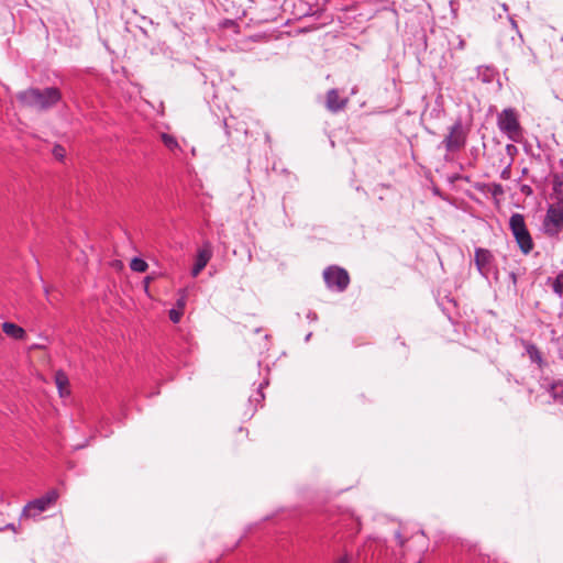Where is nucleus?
Masks as SVG:
<instances>
[{
  "label": "nucleus",
  "mask_w": 563,
  "mask_h": 563,
  "mask_svg": "<svg viewBox=\"0 0 563 563\" xmlns=\"http://www.w3.org/2000/svg\"><path fill=\"white\" fill-rule=\"evenodd\" d=\"M2 331L10 338L15 340H24L26 336L25 330L13 322H4Z\"/></svg>",
  "instance_id": "11"
},
{
  "label": "nucleus",
  "mask_w": 563,
  "mask_h": 563,
  "mask_svg": "<svg viewBox=\"0 0 563 563\" xmlns=\"http://www.w3.org/2000/svg\"><path fill=\"white\" fill-rule=\"evenodd\" d=\"M184 314V311L177 309V308H174L172 310H169V319L174 322V323H177L180 321L181 317Z\"/></svg>",
  "instance_id": "20"
},
{
  "label": "nucleus",
  "mask_w": 563,
  "mask_h": 563,
  "mask_svg": "<svg viewBox=\"0 0 563 563\" xmlns=\"http://www.w3.org/2000/svg\"><path fill=\"white\" fill-rule=\"evenodd\" d=\"M212 257V250L209 243H206L202 249L198 251L196 263L192 267L191 275L198 276L200 272L207 266Z\"/></svg>",
  "instance_id": "9"
},
{
  "label": "nucleus",
  "mask_w": 563,
  "mask_h": 563,
  "mask_svg": "<svg viewBox=\"0 0 563 563\" xmlns=\"http://www.w3.org/2000/svg\"><path fill=\"white\" fill-rule=\"evenodd\" d=\"M53 155L56 159L63 161L66 156V151L62 145H55L53 147Z\"/></svg>",
  "instance_id": "19"
},
{
  "label": "nucleus",
  "mask_w": 563,
  "mask_h": 563,
  "mask_svg": "<svg viewBox=\"0 0 563 563\" xmlns=\"http://www.w3.org/2000/svg\"><path fill=\"white\" fill-rule=\"evenodd\" d=\"M542 225L548 236H559L563 230V202L549 206Z\"/></svg>",
  "instance_id": "4"
},
{
  "label": "nucleus",
  "mask_w": 563,
  "mask_h": 563,
  "mask_svg": "<svg viewBox=\"0 0 563 563\" xmlns=\"http://www.w3.org/2000/svg\"><path fill=\"white\" fill-rule=\"evenodd\" d=\"M154 280V277L153 276H146L143 280V284H144V290L145 292L148 294V287L151 285V283Z\"/></svg>",
  "instance_id": "22"
},
{
  "label": "nucleus",
  "mask_w": 563,
  "mask_h": 563,
  "mask_svg": "<svg viewBox=\"0 0 563 563\" xmlns=\"http://www.w3.org/2000/svg\"><path fill=\"white\" fill-rule=\"evenodd\" d=\"M130 267L134 272L144 273L147 271L148 265L144 260L134 257L130 263Z\"/></svg>",
  "instance_id": "13"
},
{
  "label": "nucleus",
  "mask_w": 563,
  "mask_h": 563,
  "mask_svg": "<svg viewBox=\"0 0 563 563\" xmlns=\"http://www.w3.org/2000/svg\"><path fill=\"white\" fill-rule=\"evenodd\" d=\"M186 292L185 290H183L180 292V297L178 298L177 302H176V308L181 310V311H185V307H186Z\"/></svg>",
  "instance_id": "21"
},
{
  "label": "nucleus",
  "mask_w": 563,
  "mask_h": 563,
  "mask_svg": "<svg viewBox=\"0 0 563 563\" xmlns=\"http://www.w3.org/2000/svg\"><path fill=\"white\" fill-rule=\"evenodd\" d=\"M333 563H351L347 554L336 559Z\"/></svg>",
  "instance_id": "23"
},
{
  "label": "nucleus",
  "mask_w": 563,
  "mask_h": 563,
  "mask_svg": "<svg viewBox=\"0 0 563 563\" xmlns=\"http://www.w3.org/2000/svg\"><path fill=\"white\" fill-rule=\"evenodd\" d=\"M466 135L460 122H456L450 130L444 143L448 151H457L465 144Z\"/></svg>",
  "instance_id": "7"
},
{
  "label": "nucleus",
  "mask_w": 563,
  "mask_h": 563,
  "mask_svg": "<svg viewBox=\"0 0 563 563\" xmlns=\"http://www.w3.org/2000/svg\"><path fill=\"white\" fill-rule=\"evenodd\" d=\"M5 528L16 532V528L12 523L8 525Z\"/></svg>",
  "instance_id": "25"
},
{
  "label": "nucleus",
  "mask_w": 563,
  "mask_h": 563,
  "mask_svg": "<svg viewBox=\"0 0 563 563\" xmlns=\"http://www.w3.org/2000/svg\"><path fill=\"white\" fill-rule=\"evenodd\" d=\"M323 278L329 287H334L339 291H343L350 283L347 272L338 266L328 267L323 272Z\"/></svg>",
  "instance_id": "6"
},
{
  "label": "nucleus",
  "mask_w": 563,
  "mask_h": 563,
  "mask_svg": "<svg viewBox=\"0 0 563 563\" xmlns=\"http://www.w3.org/2000/svg\"><path fill=\"white\" fill-rule=\"evenodd\" d=\"M553 189L559 199L558 202H563V177L556 176L554 178Z\"/></svg>",
  "instance_id": "14"
},
{
  "label": "nucleus",
  "mask_w": 563,
  "mask_h": 563,
  "mask_svg": "<svg viewBox=\"0 0 563 563\" xmlns=\"http://www.w3.org/2000/svg\"><path fill=\"white\" fill-rule=\"evenodd\" d=\"M504 192L501 185H494V195H501Z\"/></svg>",
  "instance_id": "24"
},
{
  "label": "nucleus",
  "mask_w": 563,
  "mask_h": 563,
  "mask_svg": "<svg viewBox=\"0 0 563 563\" xmlns=\"http://www.w3.org/2000/svg\"><path fill=\"white\" fill-rule=\"evenodd\" d=\"M552 395L555 399L563 401V384L556 383L551 387Z\"/></svg>",
  "instance_id": "17"
},
{
  "label": "nucleus",
  "mask_w": 563,
  "mask_h": 563,
  "mask_svg": "<svg viewBox=\"0 0 563 563\" xmlns=\"http://www.w3.org/2000/svg\"><path fill=\"white\" fill-rule=\"evenodd\" d=\"M474 261L481 275L487 277L494 262V255L492 252L489 250L478 247L475 250Z\"/></svg>",
  "instance_id": "8"
},
{
  "label": "nucleus",
  "mask_w": 563,
  "mask_h": 563,
  "mask_svg": "<svg viewBox=\"0 0 563 563\" xmlns=\"http://www.w3.org/2000/svg\"><path fill=\"white\" fill-rule=\"evenodd\" d=\"M527 352L530 356V358L539 364L542 362L541 353L534 345H529L527 349Z\"/></svg>",
  "instance_id": "16"
},
{
  "label": "nucleus",
  "mask_w": 563,
  "mask_h": 563,
  "mask_svg": "<svg viewBox=\"0 0 563 563\" xmlns=\"http://www.w3.org/2000/svg\"><path fill=\"white\" fill-rule=\"evenodd\" d=\"M58 497L59 494L56 489L49 490L45 496L27 503L22 510L21 517L31 518L37 516L45 511L48 506L55 504Z\"/></svg>",
  "instance_id": "5"
},
{
  "label": "nucleus",
  "mask_w": 563,
  "mask_h": 563,
  "mask_svg": "<svg viewBox=\"0 0 563 563\" xmlns=\"http://www.w3.org/2000/svg\"><path fill=\"white\" fill-rule=\"evenodd\" d=\"M509 227L521 252L529 254L533 249V241L527 229L523 216L514 213L510 217Z\"/></svg>",
  "instance_id": "2"
},
{
  "label": "nucleus",
  "mask_w": 563,
  "mask_h": 563,
  "mask_svg": "<svg viewBox=\"0 0 563 563\" xmlns=\"http://www.w3.org/2000/svg\"><path fill=\"white\" fill-rule=\"evenodd\" d=\"M62 98L60 91L55 87L43 90L29 88L16 93V100L23 108L45 111L55 106Z\"/></svg>",
  "instance_id": "1"
},
{
  "label": "nucleus",
  "mask_w": 563,
  "mask_h": 563,
  "mask_svg": "<svg viewBox=\"0 0 563 563\" xmlns=\"http://www.w3.org/2000/svg\"><path fill=\"white\" fill-rule=\"evenodd\" d=\"M162 141L165 144V146H167L172 151L178 147V142L174 136L169 134H162Z\"/></svg>",
  "instance_id": "15"
},
{
  "label": "nucleus",
  "mask_w": 563,
  "mask_h": 563,
  "mask_svg": "<svg viewBox=\"0 0 563 563\" xmlns=\"http://www.w3.org/2000/svg\"><path fill=\"white\" fill-rule=\"evenodd\" d=\"M418 563H422V562H418Z\"/></svg>",
  "instance_id": "27"
},
{
  "label": "nucleus",
  "mask_w": 563,
  "mask_h": 563,
  "mask_svg": "<svg viewBox=\"0 0 563 563\" xmlns=\"http://www.w3.org/2000/svg\"><path fill=\"white\" fill-rule=\"evenodd\" d=\"M552 286L556 294L561 295L563 292V272L555 277Z\"/></svg>",
  "instance_id": "18"
},
{
  "label": "nucleus",
  "mask_w": 563,
  "mask_h": 563,
  "mask_svg": "<svg viewBox=\"0 0 563 563\" xmlns=\"http://www.w3.org/2000/svg\"><path fill=\"white\" fill-rule=\"evenodd\" d=\"M397 538H398V541H399L400 545H404L405 544V540L401 539V536L399 533H397Z\"/></svg>",
  "instance_id": "26"
},
{
  "label": "nucleus",
  "mask_w": 563,
  "mask_h": 563,
  "mask_svg": "<svg viewBox=\"0 0 563 563\" xmlns=\"http://www.w3.org/2000/svg\"><path fill=\"white\" fill-rule=\"evenodd\" d=\"M55 384L60 397L69 395V380L67 375L63 371H57L55 373Z\"/></svg>",
  "instance_id": "12"
},
{
  "label": "nucleus",
  "mask_w": 563,
  "mask_h": 563,
  "mask_svg": "<svg viewBox=\"0 0 563 563\" xmlns=\"http://www.w3.org/2000/svg\"><path fill=\"white\" fill-rule=\"evenodd\" d=\"M347 98H341L336 89H331L327 92L325 106L332 112L340 111L347 104Z\"/></svg>",
  "instance_id": "10"
},
{
  "label": "nucleus",
  "mask_w": 563,
  "mask_h": 563,
  "mask_svg": "<svg viewBox=\"0 0 563 563\" xmlns=\"http://www.w3.org/2000/svg\"><path fill=\"white\" fill-rule=\"evenodd\" d=\"M498 128L509 140L520 142L522 139V128L518 120L517 112L514 109H505L498 114Z\"/></svg>",
  "instance_id": "3"
}]
</instances>
